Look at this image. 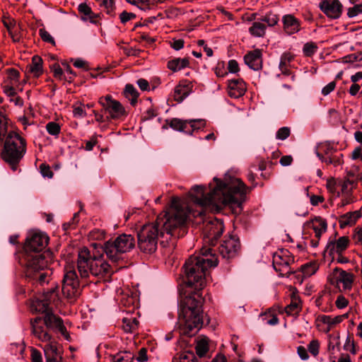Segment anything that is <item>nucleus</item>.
<instances>
[{"label": "nucleus", "instance_id": "nucleus-1", "mask_svg": "<svg viewBox=\"0 0 362 362\" xmlns=\"http://www.w3.org/2000/svg\"><path fill=\"white\" fill-rule=\"evenodd\" d=\"M191 213L185 200L173 197L170 206L164 214H160L155 223L146 224L138 232V245L139 249L151 254L157 249L159 238L161 243L179 238L187 233L185 222Z\"/></svg>", "mask_w": 362, "mask_h": 362}, {"label": "nucleus", "instance_id": "nucleus-2", "mask_svg": "<svg viewBox=\"0 0 362 362\" xmlns=\"http://www.w3.org/2000/svg\"><path fill=\"white\" fill-rule=\"evenodd\" d=\"M246 186L238 178H225L223 181L214 177L208 189L204 185H195L189 192L192 202L201 208L197 214L202 216L205 211L218 212L224 206H240L245 199Z\"/></svg>", "mask_w": 362, "mask_h": 362}, {"label": "nucleus", "instance_id": "nucleus-3", "mask_svg": "<svg viewBox=\"0 0 362 362\" xmlns=\"http://www.w3.org/2000/svg\"><path fill=\"white\" fill-rule=\"evenodd\" d=\"M217 264V258L211 254V249L202 248L201 255L191 256L185 264L186 284L196 289H202L205 284L206 271L208 268L216 267Z\"/></svg>", "mask_w": 362, "mask_h": 362}, {"label": "nucleus", "instance_id": "nucleus-4", "mask_svg": "<svg viewBox=\"0 0 362 362\" xmlns=\"http://www.w3.org/2000/svg\"><path fill=\"white\" fill-rule=\"evenodd\" d=\"M77 269L81 279L90 276L103 278L114 272L103 255L91 254L86 247L81 248L78 252Z\"/></svg>", "mask_w": 362, "mask_h": 362}, {"label": "nucleus", "instance_id": "nucleus-5", "mask_svg": "<svg viewBox=\"0 0 362 362\" xmlns=\"http://www.w3.org/2000/svg\"><path fill=\"white\" fill-rule=\"evenodd\" d=\"M179 324L182 333L187 335L195 334L203 325L202 301L189 296L186 299L179 313Z\"/></svg>", "mask_w": 362, "mask_h": 362}, {"label": "nucleus", "instance_id": "nucleus-6", "mask_svg": "<svg viewBox=\"0 0 362 362\" xmlns=\"http://www.w3.org/2000/svg\"><path fill=\"white\" fill-rule=\"evenodd\" d=\"M25 261V274L28 277L37 281L41 284L48 282V279L52 273L49 268L52 256L49 252L27 254Z\"/></svg>", "mask_w": 362, "mask_h": 362}, {"label": "nucleus", "instance_id": "nucleus-7", "mask_svg": "<svg viewBox=\"0 0 362 362\" xmlns=\"http://www.w3.org/2000/svg\"><path fill=\"white\" fill-rule=\"evenodd\" d=\"M26 152L25 139L18 134L10 132L4 143L2 158L8 163L13 171L18 170V164Z\"/></svg>", "mask_w": 362, "mask_h": 362}, {"label": "nucleus", "instance_id": "nucleus-8", "mask_svg": "<svg viewBox=\"0 0 362 362\" xmlns=\"http://www.w3.org/2000/svg\"><path fill=\"white\" fill-rule=\"evenodd\" d=\"M135 246L134 238L129 234H122L115 240L107 241L103 251L112 262H117L122 258V255L130 252Z\"/></svg>", "mask_w": 362, "mask_h": 362}, {"label": "nucleus", "instance_id": "nucleus-9", "mask_svg": "<svg viewBox=\"0 0 362 362\" xmlns=\"http://www.w3.org/2000/svg\"><path fill=\"white\" fill-rule=\"evenodd\" d=\"M41 320L35 318L31 322L33 333L35 337L47 344L43 347L47 362H62V357L57 348V344L52 339V337L40 324Z\"/></svg>", "mask_w": 362, "mask_h": 362}, {"label": "nucleus", "instance_id": "nucleus-10", "mask_svg": "<svg viewBox=\"0 0 362 362\" xmlns=\"http://www.w3.org/2000/svg\"><path fill=\"white\" fill-rule=\"evenodd\" d=\"M63 295L71 300H74L80 296L78 277L74 267H68L62 281V288Z\"/></svg>", "mask_w": 362, "mask_h": 362}, {"label": "nucleus", "instance_id": "nucleus-11", "mask_svg": "<svg viewBox=\"0 0 362 362\" xmlns=\"http://www.w3.org/2000/svg\"><path fill=\"white\" fill-rule=\"evenodd\" d=\"M48 240V237L44 233L32 232L26 239L25 250L27 254H32L33 252L40 254L39 252L47 246Z\"/></svg>", "mask_w": 362, "mask_h": 362}, {"label": "nucleus", "instance_id": "nucleus-12", "mask_svg": "<svg viewBox=\"0 0 362 362\" xmlns=\"http://www.w3.org/2000/svg\"><path fill=\"white\" fill-rule=\"evenodd\" d=\"M99 103L112 119H119L126 115L125 110L122 104L119 101L114 100L111 95L101 98Z\"/></svg>", "mask_w": 362, "mask_h": 362}, {"label": "nucleus", "instance_id": "nucleus-13", "mask_svg": "<svg viewBox=\"0 0 362 362\" xmlns=\"http://www.w3.org/2000/svg\"><path fill=\"white\" fill-rule=\"evenodd\" d=\"M286 252L281 251L275 253L273 256V267L276 272L279 273L281 276H288L292 272L289 267L290 263L293 262V259L287 256Z\"/></svg>", "mask_w": 362, "mask_h": 362}, {"label": "nucleus", "instance_id": "nucleus-14", "mask_svg": "<svg viewBox=\"0 0 362 362\" xmlns=\"http://www.w3.org/2000/svg\"><path fill=\"white\" fill-rule=\"evenodd\" d=\"M240 246L238 238L234 235H230L223 241L219 247V252L223 258H233L237 255Z\"/></svg>", "mask_w": 362, "mask_h": 362}, {"label": "nucleus", "instance_id": "nucleus-15", "mask_svg": "<svg viewBox=\"0 0 362 362\" xmlns=\"http://www.w3.org/2000/svg\"><path fill=\"white\" fill-rule=\"evenodd\" d=\"M223 222L219 219L214 218L204 223L203 230L209 241L214 244V241L223 233Z\"/></svg>", "mask_w": 362, "mask_h": 362}, {"label": "nucleus", "instance_id": "nucleus-16", "mask_svg": "<svg viewBox=\"0 0 362 362\" xmlns=\"http://www.w3.org/2000/svg\"><path fill=\"white\" fill-rule=\"evenodd\" d=\"M201 125H204V121L202 119L182 120L174 118L170 122V127L172 129L188 134H192L194 129H199Z\"/></svg>", "mask_w": 362, "mask_h": 362}, {"label": "nucleus", "instance_id": "nucleus-17", "mask_svg": "<svg viewBox=\"0 0 362 362\" xmlns=\"http://www.w3.org/2000/svg\"><path fill=\"white\" fill-rule=\"evenodd\" d=\"M57 295L55 291L52 289L43 295L41 298H37L33 301L31 309L38 313H49V304L54 300Z\"/></svg>", "mask_w": 362, "mask_h": 362}, {"label": "nucleus", "instance_id": "nucleus-18", "mask_svg": "<svg viewBox=\"0 0 362 362\" xmlns=\"http://www.w3.org/2000/svg\"><path fill=\"white\" fill-rule=\"evenodd\" d=\"M320 8L329 18H339L342 12V4L339 0H325L320 3Z\"/></svg>", "mask_w": 362, "mask_h": 362}, {"label": "nucleus", "instance_id": "nucleus-19", "mask_svg": "<svg viewBox=\"0 0 362 362\" xmlns=\"http://www.w3.org/2000/svg\"><path fill=\"white\" fill-rule=\"evenodd\" d=\"M39 318L41 320L40 324L45 328V330L47 331V328L56 329L61 334L66 337V329L64 326L61 318L53 315L51 312L47 313L45 315L43 322L42 320L40 317Z\"/></svg>", "mask_w": 362, "mask_h": 362}, {"label": "nucleus", "instance_id": "nucleus-20", "mask_svg": "<svg viewBox=\"0 0 362 362\" xmlns=\"http://www.w3.org/2000/svg\"><path fill=\"white\" fill-rule=\"evenodd\" d=\"M349 239L346 236L340 237L336 241H329L325 248V252L330 256L336 254H341L349 246Z\"/></svg>", "mask_w": 362, "mask_h": 362}, {"label": "nucleus", "instance_id": "nucleus-21", "mask_svg": "<svg viewBox=\"0 0 362 362\" xmlns=\"http://www.w3.org/2000/svg\"><path fill=\"white\" fill-rule=\"evenodd\" d=\"M247 90L245 83L241 78L231 79L228 81V93L234 98L243 96Z\"/></svg>", "mask_w": 362, "mask_h": 362}, {"label": "nucleus", "instance_id": "nucleus-22", "mask_svg": "<svg viewBox=\"0 0 362 362\" xmlns=\"http://www.w3.org/2000/svg\"><path fill=\"white\" fill-rule=\"evenodd\" d=\"M282 22L284 30L288 35L295 34L301 29L300 21L291 14L284 16Z\"/></svg>", "mask_w": 362, "mask_h": 362}, {"label": "nucleus", "instance_id": "nucleus-23", "mask_svg": "<svg viewBox=\"0 0 362 362\" xmlns=\"http://www.w3.org/2000/svg\"><path fill=\"white\" fill-rule=\"evenodd\" d=\"M336 282L339 288L342 287L343 289H349L351 287L354 277L351 273L335 269L334 271Z\"/></svg>", "mask_w": 362, "mask_h": 362}, {"label": "nucleus", "instance_id": "nucleus-24", "mask_svg": "<svg viewBox=\"0 0 362 362\" xmlns=\"http://www.w3.org/2000/svg\"><path fill=\"white\" fill-rule=\"evenodd\" d=\"M244 60L245 64L255 71L259 70L262 68V52L259 49H255L247 53Z\"/></svg>", "mask_w": 362, "mask_h": 362}, {"label": "nucleus", "instance_id": "nucleus-25", "mask_svg": "<svg viewBox=\"0 0 362 362\" xmlns=\"http://www.w3.org/2000/svg\"><path fill=\"white\" fill-rule=\"evenodd\" d=\"M78 10L81 15V20L89 21L93 24L98 23L99 13H94L91 8L86 3H81L78 6Z\"/></svg>", "mask_w": 362, "mask_h": 362}, {"label": "nucleus", "instance_id": "nucleus-26", "mask_svg": "<svg viewBox=\"0 0 362 362\" xmlns=\"http://www.w3.org/2000/svg\"><path fill=\"white\" fill-rule=\"evenodd\" d=\"M192 92V86L189 83H180L174 90V99L180 103Z\"/></svg>", "mask_w": 362, "mask_h": 362}, {"label": "nucleus", "instance_id": "nucleus-27", "mask_svg": "<svg viewBox=\"0 0 362 362\" xmlns=\"http://www.w3.org/2000/svg\"><path fill=\"white\" fill-rule=\"evenodd\" d=\"M266 29L265 23L258 21L252 23V25L249 28V32L254 37H261L264 35Z\"/></svg>", "mask_w": 362, "mask_h": 362}, {"label": "nucleus", "instance_id": "nucleus-28", "mask_svg": "<svg viewBox=\"0 0 362 362\" xmlns=\"http://www.w3.org/2000/svg\"><path fill=\"white\" fill-rule=\"evenodd\" d=\"M312 224L315 237L320 239L322 234L327 230V225L326 221L321 218H316L313 221Z\"/></svg>", "mask_w": 362, "mask_h": 362}, {"label": "nucleus", "instance_id": "nucleus-29", "mask_svg": "<svg viewBox=\"0 0 362 362\" xmlns=\"http://www.w3.org/2000/svg\"><path fill=\"white\" fill-rule=\"evenodd\" d=\"M360 216L361 214L357 211L343 215L339 219L340 227L344 228L346 226L354 224Z\"/></svg>", "mask_w": 362, "mask_h": 362}, {"label": "nucleus", "instance_id": "nucleus-30", "mask_svg": "<svg viewBox=\"0 0 362 362\" xmlns=\"http://www.w3.org/2000/svg\"><path fill=\"white\" fill-rule=\"evenodd\" d=\"M189 61L187 58H176L168 62V67L169 69L175 72L187 67Z\"/></svg>", "mask_w": 362, "mask_h": 362}, {"label": "nucleus", "instance_id": "nucleus-31", "mask_svg": "<svg viewBox=\"0 0 362 362\" xmlns=\"http://www.w3.org/2000/svg\"><path fill=\"white\" fill-rule=\"evenodd\" d=\"M29 71L35 76H39L42 73V60L38 56H34L31 64L28 66Z\"/></svg>", "mask_w": 362, "mask_h": 362}, {"label": "nucleus", "instance_id": "nucleus-32", "mask_svg": "<svg viewBox=\"0 0 362 362\" xmlns=\"http://www.w3.org/2000/svg\"><path fill=\"white\" fill-rule=\"evenodd\" d=\"M301 310L300 300L298 297L295 295L292 296L291 302L288 305L285 311L288 315H296Z\"/></svg>", "mask_w": 362, "mask_h": 362}, {"label": "nucleus", "instance_id": "nucleus-33", "mask_svg": "<svg viewBox=\"0 0 362 362\" xmlns=\"http://www.w3.org/2000/svg\"><path fill=\"white\" fill-rule=\"evenodd\" d=\"M123 322V329L126 332H132L137 327L139 321L136 320L135 317L128 316L125 317L122 320Z\"/></svg>", "mask_w": 362, "mask_h": 362}, {"label": "nucleus", "instance_id": "nucleus-34", "mask_svg": "<svg viewBox=\"0 0 362 362\" xmlns=\"http://www.w3.org/2000/svg\"><path fill=\"white\" fill-rule=\"evenodd\" d=\"M134 354L130 351H120L111 356L112 362H132L134 359Z\"/></svg>", "mask_w": 362, "mask_h": 362}, {"label": "nucleus", "instance_id": "nucleus-35", "mask_svg": "<svg viewBox=\"0 0 362 362\" xmlns=\"http://www.w3.org/2000/svg\"><path fill=\"white\" fill-rule=\"evenodd\" d=\"M197 356L202 358L206 355L209 351V344L206 339H202L197 341L195 346Z\"/></svg>", "mask_w": 362, "mask_h": 362}, {"label": "nucleus", "instance_id": "nucleus-36", "mask_svg": "<svg viewBox=\"0 0 362 362\" xmlns=\"http://www.w3.org/2000/svg\"><path fill=\"white\" fill-rule=\"evenodd\" d=\"M124 93L125 97L130 101L132 105L136 102L139 93L133 85L127 84Z\"/></svg>", "mask_w": 362, "mask_h": 362}, {"label": "nucleus", "instance_id": "nucleus-37", "mask_svg": "<svg viewBox=\"0 0 362 362\" xmlns=\"http://www.w3.org/2000/svg\"><path fill=\"white\" fill-rule=\"evenodd\" d=\"M19 80V72L14 69H9L7 71L6 83L8 85L17 86Z\"/></svg>", "mask_w": 362, "mask_h": 362}, {"label": "nucleus", "instance_id": "nucleus-38", "mask_svg": "<svg viewBox=\"0 0 362 362\" xmlns=\"http://www.w3.org/2000/svg\"><path fill=\"white\" fill-rule=\"evenodd\" d=\"M320 321L328 325L327 331L330 330L331 327L339 324L341 321V316H337L335 317H332L329 315H321L319 317Z\"/></svg>", "mask_w": 362, "mask_h": 362}, {"label": "nucleus", "instance_id": "nucleus-39", "mask_svg": "<svg viewBox=\"0 0 362 362\" xmlns=\"http://www.w3.org/2000/svg\"><path fill=\"white\" fill-rule=\"evenodd\" d=\"M293 59V56L290 53H284L280 59L279 69L282 73L287 71V66L290 62Z\"/></svg>", "mask_w": 362, "mask_h": 362}, {"label": "nucleus", "instance_id": "nucleus-40", "mask_svg": "<svg viewBox=\"0 0 362 362\" xmlns=\"http://www.w3.org/2000/svg\"><path fill=\"white\" fill-rule=\"evenodd\" d=\"M317 270L315 263L306 264L302 267V272L305 277H309L314 274Z\"/></svg>", "mask_w": 362, "mask_h": 362}, {"label": "nucleus", "instance_id": "nucleus-41", "mask_svg": "<svg viewBox=\"0 0 362 362\" xmlns=\"http://www.w3.org/2000/svg\"><path fill=\"white\" fill-rule=\"evenodd\" d=\"M99 6L103 8L107 14H111L115 8L114 0H96Z\"/></svg>", "mask_w": 362, "mask_h": 362}, {"label": "nucleus", "instance_id": "nucleus-42", "mask_svg": "<svg viewBox=\"0 0 362 362\" xmlns=\"http://www.w3.org/2000/svg\"><path fill=\"white\" fill-rule=\"evenodd\" d=\"M317 46L313 42H306L303 48V54L307 57H310L317 51Z\"/></svg>", "mask_w": 362, "mask_h": 362}, {"label": "nucleus", "instance_id": "nucleus-43", "mask_svg": "<svg viewBox=\"0 0 362 362\" xmlns=\"http://www.w3.org/2000/svg\"><path fill=\"white\" fill-rule=\"evenodd\" d=\"M261 22L265 23L267 28L272 27L277 24L279 18L275 14H268L260 19Z\"/></svg>", "mask_w": 362, "mask_h": 362}, {"label": "nucleus", "instance_id": "nucleus-44", "mask_svg": "<svg viewBox=\"0 0 362 362\" xmlns=\"http://www.w3.org/2000/svg\"><path fill=\"white\" fill-rule=\"evenodd\" d=\"M46 129L47 132L52 136H58L60 133V126L54 122H48L46 124Z\"/></svg>", "mask_w": 362, "mask_h": 362}, {"label": "nucleus", "instance_id": "nucleus-45", "mask_svg": "<svg viewBox=\"0 0 362 362\" xmlns=\"http://www.w3.org/2000/svg\"><path fill=\"white\" fill-rule=\"evenodd\" d=\"M362 13V4H356L353 7L348 8L347 16L349 18H354L358 14Z\"/></svg>", "mask_w": 362, "mask_h": 362}, {"label": "nucleus", "instance_id": "nucleus-46", "mask_svg": "<svg viewBox=\"0 0 362 362\" xmlns=\"http://www.w3.org/2000/svg\"><path fill=\"white\" fill-rule=\"evenodd\" d=\"M290 135V129L288 127H281L280 128L276 134V138L279 140H285Z\"/></svg>", "mask_w": 362, "mask_h": 362}, {"label": "nucleus", "instance_id": "nucleus-47", "mask_svg": "<svg viewBox=\"0 0 362 362\" xmlns=\"http://www.w3.org/2000/svg\"><path fill=\"white\" fill-rule=\"evenodd\" d=\"M320 344L317 340H313L308 344V350L314 356L319 354Z\"/></svg>", "mask_w": 362, "mask_h": 362}, {"label": "nucleus", "instance_id": "nucleus-48", "mask_svg": "<svg viewBox=\"0 0 362 362\" xmlns=\"http://www.w3.org/2000/svg\"><path fill=\"white\" fill-rule=\"evenodd\" d=\"M344 62H359L362 66V52L356 54L349 55L344 59Z\"/></svg>", "mask_w": 362, "mask_h": 362}, {"label": "nucleus", "instance_id": "nucleus-49", "mask_svg": "<svg viewBox=\"0 0 362 362\" xmlns=\"http://www.w3.org/2000/svg\"><path fill=\"white\" fill-rule=\"evenodd\" d=\"M186 361H187V362H189L190 361L192 362H198L197 358L194 356V353L192 351H188L181 354L180 362H185Z\"/></svg>", "mask_w": 362, "mask_h": 362}, {"label": "nucleus", "instance_id": "nucleus-50", "mask_svg": "<svg viewBox=\"0 0 362 362\" xmlns=\"http://www.w3.org/2000/svg\"><path fill=\"white\" fill-rule=\"evenodd\" d=\"M6 132V119L5 116L0 112V139L4 136Z\"/></svg>", "mask_w": 362, "mask_h": 362}, {"label": "nucleus", "instance_id": "nucleus-51", "mask_svg": "<svg viewBox=\"0 0 362 362\" xmlns=\"http://www.w3.org/2000/svg\"><path fill=\"white\" fill-rule=\"evenodd\" d=\"M40 35L41 38L45 41L47 42H50L52 44H54V40L52 37V35L45 30L40 29Z\"/></svg>", "mask_w": 362, "mask_h": 362}, {"label": "nucleus", "instance_id": "nucleus-52", "mask_svg": "<svg viewBox=\"0 0 362 362\" xmlns=\"http://www.w3.org/2000/svg\"><path fill=\"white\" fill-rule=\"evenodd\" d=\"M136 17V15L133 13H128L127 11H123L119 15V19L122 23H126L129 21L134 18Z\"/></svg>", "mask_w": 362, "mask_h": 362}, {"label": "nucleus", "instance_id": "nucleus-53", "mask_svg": "<svg viewBox=\"0 0 362 362\" xmlns=\"http://www.w3.org/2000/svg\"><path fill=\"white\" fill-rule=\"evenodd\" d=\"M19 28L16 27L13 30H10V33H8L9 35L12 38L14 42H20L21 40V35L19 34Z\"/></svg>", "mask_w": 362, "mask_h": 362}, {"label": "nucleus", "instance_id": "nucleus-54", "mask_svg": "<svg viewBox=\"0 0 362 362\" xmlns=\"http://www.w3.org/2000/svg\"><path fill=\"white\" fill-rule=\"evenodd\" d=\"M31 360L32 362H42L40 352L34 348L31 349Z\"/></svg>", "mask_w": 362, "mask_h": 362}, {"label": "nucleus", "instance_id": "nucleus-55", "mask_svg": "<svg viewBox=\"0 0 362 362\" xmlns=\"http://www.w3.org/2000/svg\"><path fill=\"white\" fill-rule=\"evenodd\" d=\"M336 83L334 81H332L329 83L327 85H326L322 89V93L324 95H329L332 91L334 90L335 88Z\"/></svg>", "mask_w": 362, "mask_h": 362}, {"label": "nucleus", "instance_id": "nucleus-56", "mask_svg": "<svg viewBox=\"0 0 362 362\" xmlns=\"http://www.w3.org/2000/svg\"><path fill=\"white\" fill-rule=\"evenodd\" d=\"M16 86L8 85L6 84L4 86V92L9 97H13L16 94V90H15Z\"/></svg>", "mask_w": 362, "mask_h": 362}, {"label": "nucleus", "instance_id": "nucleus-57", "mask_svg": "<svg viewBox=\"0 0 362 362\" xmlns=\"http://www.w3.org/2000/svg\"><path fill=\"white\" fill-rule=\"evenodd\" d=\"M348 305V300L342 296H338L336 300V305L338 308L342 309Z\"/></svg>", "mask_w": 362, "mask_h": 362}, {"label": "nucleus", "instance_id": "nucleus-58", "mask_svg": "<svg viewBox=\"0 0 362 362\" xmlns=\"http://www.w3.org/2000/svg\"><path fill=\"white\" fill-rule=\"evenodd\" d=\"M297 352L302 360H307L309 358L308 350L303 346H298Z\"/></svg>", "mask_w": 362, "mask_h": 362}, {"label": "nucleus", "instance_id": "nucleus-59", "mask_svg": "<svg viewBox=\"0 0 362 362\" xmlns=\"http://www.w3.org/2000/svg\"><path fill=\"white\" fill-rule=\"evenodd\" d=\"M40 170H41V173L43 177H47L49 178H51L52 177L53 173L48 166H46L45 165L42 164L40 165Z\"/></svg>", "mask_w": 362, "mask_h": 362}, {"label": "nucleus", "instance_id": "nucleus-60", "mask_svg": "<svg viewBox=\"0 0 362 362\" xmlns=\"http://www.w3.org/2000/svg\"><path fill=\"white\" fill-rule=\"evenodd\" d=\"M293 158L291 156H284L281 158L279 163L282 166H288L291 164Z\"/></svg>", "mask_w": 362, "mask_h": 362}, {"label": "nucleus", "instance_id": "nucleus-61", "mask_svg": "<svg viewBox=\"0 0 362 362\" xmlns=\"http://www.w3.org/2000/svg\"><path fill=\"white\" fill-rule=\"evenodd\" d=\"M136 83L141 90H147L149 88V83L144 78L139 79Z\"/></svg>", "mask_w": 362, "mask_h": 362}, {"label": "nucleus", "instance_id": "nucleus-62", "mask_svg": "<svg viewBox=\"0 0 362 362\" xmlns=\"http://www.w3.org/2000/svg\"><path fill=\"white\" fill-rule=\"evenodd\" d=\"M184 46V40L182 39L174 40L171 43V47L175 50L181 49Z\"/></svg>", "mask_w": 362, "mask_h": 362}, {"label": "nucleus", "instance_id": "nucleus-63", "mask_svg": "<svg viewBox=\"0 0 362 362\" xmlns=\"http://www.w3.org/2000/svg\"><path fill=\"white\" fill-rule=\"evenodd\" d=\"M228 70L230 73H236L238 71V64L235 60H230L228 62Z\"/></svg>", "mask_w": 362, "mask_h": 362}, {"label": "nucleus", "instance_id": "nucleus-64", "mask_svg": "<svg viewBox=\"0 0 362 362\" xmlns=\"http://www.w3.org/2000/svg\"><path fill=\"white\" fill-rule=\"evenodd\" d=\"M354 240L357 244L362 245V228L356 230L354 235Z\"/></svg>", "mask_w": 362, "mask_h": 362}]
</instances>
